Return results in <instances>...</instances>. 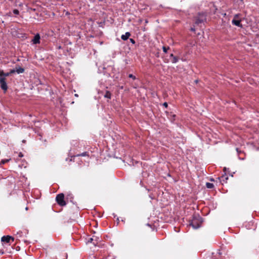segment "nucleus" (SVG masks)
I'll return each mask as SVG.
<instances>
[{
	"instance_id": "f3484780",
	"label": "nucleus",
	"mask_w": 259,
	"mask_h": 259,
	"mask_svg": "<svg viewBox=\"0 0 259 259\" xmlns=\"http://www.w3.org/2000/svg\"><path fill=\"white\" fill-rule=\"evenodd\" d=\"M221 179L222 181H225L228 179V177L226 176H223L221 177Z\"/></svg>"
},
{
	"instance_id": "f8f14e48",
	"label": "nucleus",
	"mask_w": 259,
	"mask_h": 259,
	"mask_svg": "<svg viewBox=\"0 0 259 259\" xmlns=\"http://www.w3.org/2000/svg\"><path fill=\"white\" fill-rule=\"evenodd\" d=\"M206 186L208 189H212L214 187L213 184L210 183H206Z\"/></svg>"
},
{
	"instance_id": "9b49d317",
	"label": "nucleus",
	"mask_w": 259,
	"mask_h": 259,
	"mask_svg": "<svg viewBox=\"0 0 259 259\" xmlns=\"http://www.w3.org/2000/svg\"><path fill=\"white\" fill-rule=\"evenodd\" d=\"M111 93L108 91H106L105 95H104V97L106 98L110 99H111Z\"/></svg>"
},
{
	"instance_id": "1a4fd4ad",
	"label": "nucleus",
	"mask_w": 259,
	"mask_h": 259,
	"mask_svg": "<svg viewBox=\"0 0 259 259\" xmlns=\"http://www.w3.org/2000/svg\"><path fill=\"white\" fill-rule=\"evenodd\" d=\"M131 35V33L129 32H126L124 34H123L121 36V38L123 40H127Z\"/></svg>"
},
{
	"instance_id": "cd10ccee",
	"label": "nucleus",
	"mask_w": 259,
	"mask_h": 259,
	"mask_svg": "<svg viewBox=\"0 0 259 259\" xmlns=\"http://www.w3.org/2000/svg\"><path fill=\"white\" fill-rule=\"evenodd\" d=\"M210 181H214V180H213V179H210Z\"/></svg>"
},
{
	"instance_id": "6ab92c4d",
	"label": "nucleus",
	"mask_w": 259,
	"mask_h": 259,
	"mask_svg": "<svg viewBox=\"0 0 259 259\" xmlns=\"http://www.w3.org/2000/svg\"><path fill=\"white\" fill-rule=\"evenodd\" d=\"M13 13L15 15H18L19 14V11L17 9H14L13 10Z\"/></svg>"
},
{
	"instance_id": "4be33fe9",
	"label": "nucleus",
	"mask_w": 259,
	"mask_h": 259,
	"mask_svg": "<svg viewBox=\"0 0 259 259\" xmlns=\"http://www.w3.org/2000/svg\"><path fill=\"white\" fill-rule=\"evenodd\" d=\"M130 42H131V43H132L133 44H135V40H134V39H133V38H130Z\"/></svg>"
},
{
	"instance_id": "20e7f679",
	"label": "nucleus",
	"mask_w": 259,
	"mask_h": 259,
	"mask_svg": "<svg viewBox=\"0 0 259 259\" xmlns=\"http://www.w3.org/2000/svg\"><path fill=\"white\" fill-rule=\"evenodd\" d=\"M6 78L4 77H0V87L5 92L8 90V85L6 83Z\"/></svg>"
},
{
	"instance_id": "a211bd4d",
	"label": "nucleus",
	"mask_w": 259,
	"mask_h": 259,
	"mask_svg": "<svg viewBox=\"0 0 259 259\" xmlns=\"http://www.w3.org/2000/svg\"><path fill=\"white\" fill-rule=\"evenodd\" d=\"M128 77H129L130 78H132L133 80H135V79H136V77L135 75H133V74H130L128 75Z\"/></svg>"
},
{
	"instance_id": "0eeeda50",
	"label": "nucleus",
	"mask_w": 259,
	"mask_h": 259,
	"mask_svg": "<svg viewBox=\"0 0 259 259\" xmlns=\"http://www.w3.org/2000/svg\"><path fill=\"white\" fill-rule=\"evenodd\" d=\"M40 37L39 34L38 33L36 34L32 39V44L34 45L40 44Z\"/></svg>"
},
{
	"instance_id": "f257e3e1",
	"label": "nucleus",
	"mask_w": 259,
	"mask_h": 259,
	"mask_svg": "<svg viewBox=\"0 0 259 259\" xmlns=\"http://www.w3.org/2000/svg\"><path fill=\"white\" fill-rule=\"evenodd\" d=\"M202 223L201 218L199 216H194L192 220L190 222L189 225L192 226L194 229L200 228Z\"/></svg>"
},
{
	"instance_id": "2eb2a0df",
	"label": "nucleus",
	"mask_w": 259,
	"mask_h": 259,
	"mask_svg": "<svg viewBox=\"0 0 259 259\" xmlns=\"http://www.w3.org/2000/svg\"><path fill=\"white\" fill-rule=\"evenodd\" d=\"M10 75H11L9 72L7 73H5L4 72H3V76H2V77H4V78H6V77L9 76Z\"/></svg>"
},
{
	"instance_id": "b1692460",
	"label": "nucleus",
	"mask_w": 259,
	"mask_h": 259,
	"mask_svg": "<svg viewBox=\"0 0 259 259\" xmlns=\"http://www.w3.org/2000/svg\"><path fill=\"white\" fill-rule=\"evenodd\" d=\"M4 71L3 70L0 69V77H2L3 76Z\"/></svg>"
},
{
	"instance_id": "aec40b11",
	"label": "nucleus",
	"mask_w": 259,
	"mask_h": 259,
	"mask_svg": "<svg viewBox=\"0 0 259 259\" xmlns=\"http://www.w3.org/2000/svg\"><path fill=\"white\" fill-rule=\"evenodd\" d=\"M10 160L9 159H4V160H2L1 162L3 163V164L8 162Z\"/></svg>"
},
{
	"instance_id": "39448f33",
	"label": "nucleus",
	"mask_w": 259,
	"mask_h": 259,
	"mask_svg": "<svg viewBox=\"0 0 259 259\" xmlns=\"http://www.w3.org/2000/svg\"><path fill=\"white\" fill-rule=\"evenodd\" d=\"M239 17V14H236L234 16L233 19L232 21V23L238 27H242V25L241 24V20L237 19Z\"/></svg>"
},
{
	"instance_id": "a878e982",
	"label": "nucleus",
	"mask_w": 259,
	"mask_h": 259,
	"mask_svg": "<svg viewBox=\"0 0 259 259\" xmlns=\"http://www.w3.org/2000/svg\"><path fill=\"white\" fill-rule=\"evenodd\" d=\"M191 31L194 32L195 31V29L194 27H191Z\"/></svg>"
},
{
	"instance_id": "423d86ee",
	"label": "nucleus",
	"mask_w": 259,
	"mask_h": 259,
	"mask_svg": "<svg viewBox=\"0 0 259 259\" xmlns=\"http://www.w3.org/2000/svg\"><path fill=\"white\" fill-rule=\"evenodd\" d=\"M12 240V241H14V238L10 236H4L1 238V241L7 243H10V241Z\"/></svg>"
},
{
	"instance_id": "f03ea898",
	"label": "nucleus",
	"mask_w": 259,
	"mask_h": 259,
	"mask_svg": "<svg viewBox=\"0 0 259 259\" xmlns=\"http://www.w3.org/2000/svg\"><path fill=\"white\" fill-rule=\"evenodd\" d=\"M206 15L203 13H199L195 17V24L196 25H200L206 21Z\"/></svg>"
},
{
	"instance_id": "5701e85b",
	"label": "nucleus",
	"mask_w": 259,
	"mask_h": 259,
	"mask_svg": "<svg viewBox=\"0 0 259 259\" xmlns=\"http://www.w3.org/2000/svg\"><path fill=\"white\" fill-rule=\"evenodd\" d=\"M163 106L165 107V108H167V106H168V104L166 102H164L163 104Z\"/></svg>"
},
{
	"instance_id": "393cba45",
	"label": "nucleus",
	"mask_w": 259,
	"mask_h": 259,
	"mask_svg": "<svg viewBox=\"0 0 259 259\" xmlns=\"http://www.w3.org/2000/svg\"><path fill=\"white\" fill-rule=\"evenodd\" d=\"M18 156H19V157H22L23 156V154L21 152H20L19 153V155Z\"/></svg>"
},
{
	"instance_id": "412c9836",
	"label": "nucleus",
	"mask_w": 259,
	"mask_h": 259,
	"mask_svg": "<svg viewBox=\"0 0 259 259\" xmlns=\"http://www.w3.org/2000/svg\"><path fill=\"white\" fill-rule=\"evenodd\" d=\"M10 75H11L13 73H14L15 72H16V71H15V69H11L10 71Z\"/></svg>"
},
{
	"instance_id": "dca6fc26",
	"label": "nucleus",
	"mask_w": 259,
	"mask_h": 259,
	"mask_svg": "<svg viewBox=\"0 0 259 259\" xmlns=\"http://www.w3.org/2000/svg\"><path fill=\"white\" fill-rule=\"evenodd\" d=\"M169 49V47H166L165 46H163L162 47V50H163V51L165 53H166L167 52V50Z\"/></svg>"
},
{
	"instance_id": "7ed1b4c3",
	"label": "nucleus",
	"mask_w": 259,
	"mask_h": 259,
	"mask_svg": "<svg viewBox=\"0 0 259 259\" xmlns=\"http://www.w3.org/2000/svg\"><path fill=\"white\" fill-rule=\"evenodd\" d=\"M56 200L60 206H64L66 205V203L64 200V195L63 193L57 195Z\"/></svg>"
},
{
	"instance_id": "4468645a",
	"label": "nucleus",
	"mask_w": 259,
	"mask_h": 259,
	"mask_svg": "<svg viewBox=\"0 0 259 259\" xmlns=\"http://www.w3.org/2000/svg\"><path fill=\"white\" fill-rule=\"evenodd\" d=\"M77 156H89V153L87 152H83L80 154H78L77 155Z\"/></svg>"
},
{
	"instance_id": "ddd939ff",
	"label": "nucleus",
	"mask_w": 259,
	"mask_h": 259,
	"mask_svg": "<svg viewBox=\"0 0 259 259\" xmlns=\"http://www.w3.org/2000/svg\"><path fill=\"white\" fill-rule=\"evenodd\" d=\"M88 242H93V243L95 245H96L97 243V241L96 240H95L94 238H90L88 241Z\"/></svg>"
},
{
	"instance_id": "6e6552de",
	"label": "nucleus",
	"mask_w": 259,
	"mask_h": 259,
	"mask_svg": "<svg viewBox=\"0 0 259 259\" xmlns=\"http://www.w3.org/2000/svg\"><path fill=\"white\" fill-rule=\"evenodd\" d=\"M169 58L170 62L173 64L177 63L179 60V58L178 57L174 56L173 54H171L169 55Z\"/></svg>"
},
{
	"instance_id": "9d476101",
	"label": "nucleus",
	"mask_w": 259,
	"mask_h": 259,
	"mask_svg": "<svg viewBox=\"0 0 259 259\" xmlns=\"http://www.w3.org/2000/svg\"><path fill=\"white\" fill-rule=\"evenodd\" d=\"M15 71H16V72H17L18 74H20V73H22L24 72V69L21 67L17 66L15 68Z\"/></svg>"
},
{
	"instance_id": "c85d7f7f",
	"label": "nucleus",
	"mask_w": 259,
	"mask_h": 259,
	"mask_svg": "<svg viewBox=\"0 0 259 259\" xmlns=\"http://www.w3.org/2000/svg\"><path fill=\"white\" fill-rule=\"evenodd\" d=\"M75 96H78L77 94L75 95Z\"/></svg>"
},
{
	"instance_id": "bb28decb",
	"label": "nucleus",
	"mask_w": 259,
	"mask_h": 259,
	"mask_svg": "<svg viewBox=\"0 0 259 259\" xmlns=\"http://www.w3.org/2000/svg\"><path fill=\"white\" fill-rule=\"evenodd\" d=\"M236 151H237V152L238 153H239L240 152H241V151L239 150V149H238V148H236Z\"/></svg>"
}]
</instances>
